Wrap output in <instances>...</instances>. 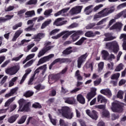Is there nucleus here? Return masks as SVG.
Returning a JSON list of instances; mask_svg holds the SVG:
<instances>
[{
	"label": "nucleus",
	"instance_id": "obj_35",
	"mask_svg": "<svg viewBox=\"0 0 126 126\" xmlns=\"http://www.w3.org/2000/svg\"><path fill=\"white\" fill-rule=\"evenodd\" d=\"M79 35L74 33L72 35H71V38L72 39V42H75L77 41L79 39Z\"/></svg>",
	"mask_w": 126,
	"mask_h": 126
},
{
	"label": "nucleus",
	"instance_id": "obj_6",
	"mask_svg": "<svg viewBox=\"0 0 126 126\" xmlns=\"http://www.w3.org/2000/svg\"><path fill=\"white\" fill-rule=\"evenodd\" d=\"M89 53L86 52L85 54L81 55L77 59V67L78 68H81V65L83 63H84L85 62H86V59L88 58Z\"/></svg>",
	"mask_w": 126,
	"mask_h": 126
},
{
	"label": "nucleus",
	"instance_id": "obj_53",
	"mask_svg": "<svg viewBox=\"0 0 126 126\" xmlns=\"http://www.w3.org/2000/svg\"><path fill=\"white\" fill-rule=\"evenodd\" d=\"M7 76H5L2 78L0 82V85H3V84L5 83L6 80L7 79Z\"/></svg>",
	"mask_w": 126,
	"mask_h": 126
},
{
	"label": "nucleus",
	"instance_id": "obj_63",
	"mask_svg": "<svg viewBox=\"0 0 126 126\" xmlns=\"http://www.w3.org/2000/svg\"><path fill=\"white\" fill-rule=\"evenodd\" d=\"M126 2L119 5L117 6V8H119V9L123 8V7H126Z\"/></svg>",
	"mask_w": 126,
	"mask_h": 126
},
{
	"label": "nucleus",
	"instance_id": "obj_52",
	"mask_svg": "<svg viewBox=\"0 0 126 126\" xmlns=\"http://www.w3.org/2000/svg\"><path fill=\"white\" fill-rule=\"evenodd\" d=\"M102 81V79L101 78L98 79L94 81V86H98L101 82Z\"/></svg>",
	"mask_w": 126,
	"mask_h": 126
},
{
	"label": "nucleus",
	"instance_id": "obj_17",
	"mask_svg": "<svg viewBox=\"0 0 126 126\" xmlns=\"http://www.w3.org/2000/svg\"><path fill=\"white\" fill-rule=\"evenodd\" d=\"M100 93L106 96H112V92L109 89H102L100 90Z\"/></svg>",
	"mask_w": 126,
	"mask_h": 126
},
{
	"label": "nucleus",
	"instance_id": "obj_18",
	"mask_svg": "<svg viewBox=\"0 0 126 126\" xmlns=\"http://www.w3.org/2000/svg\"><path fill=\"white\" fill-rule=\"evenodd\" d=\"M19 117V115L18 114H15L14 115H13L11 116L9 119H8V122L10 124H13L16 120H17V118Z\"/></svg>",
	"mask_w": 126,
	"mask_h": 126
},
{
	"label": "nucleus",
	"instance_id": "obj_42",
	"mask_svg": "<svg viewBox=\"0 0 126 126\" xmlns=\"http://www.w3.org/2000/svg\"><path fill=\"white\" fill-rule=\"evenodd\" d=\"M57 95V91L56 90H52L49 93L50 97H55Z\"/></svg>",
	"mask_w": 126,
	"mask_h": 126
},
{
	"label": "nucleus",
	"instance_id": "obj_40",
	"mask_svg": "<svg viewBox=\"0 0 126 126\" xmlns=\"http://www.w3.org/2000/svg\"><path fill=\"white\" fill-rule=\"evenodd\" d=\"M114 11L115 8L114 7V6H112L110 7V9L108 11L105 12H103V13H104L105 16H107L109 15V14H110V13H112V12H114Z\"/></svg>",
	"mask_w": 126,
	"mask_h": 126
},
{
	"label": "nucleus",
	"instance_id": "obj_19",
	"mask_svg": "<svg viewBox=\"0 0 126 126\" xmlns=\"http://www.w3.org/2000/svg\"><path fill=\"white\" fill-rule=\"evenodd\" d=\"M65 103L69 104V105H73V104H75V99L72 97L66 98L65 100Z\"/></svg>",
	"mask_w": 126,
	"mask_h": 126
},
{
	"label": "nucleus",
	"instance_id": "obj_21",
	"mask_svg": "<svg viewBox=\"0 0 126 126\" xmlns=\"http://www.w3.org/2000/svg\"><path fill=\"white\" fill-rule=\"evenodd\" d=\"M69 10V8H63L60 11H58L57 13L54 14V16L57 17V16H59V15H61L62 13H65V12H67Z\"/></svg>",
	"mask_w": 126,
	"mask_h": 126
},
{
	"label": "nucleus",
	"instance_id": "obj_50",
	"mask_svg": "<svg viewBox=\"0 0 126 126\" xmlns=\"http://www.w3.org/2000/svg\"><path fill=\"white\" fill-rule=\"evenodd\" d=\"M54 102H55V97H51L46 101V103L50 106L52 105Z\"/></svg>",
	"mask_w": 126,
	"mask_h": 126
},
{
	"label": "nucleus",
	"instance_id": "obj_31",
	"mask_svg": "<svg viewBox=\"0 0 126 126\" xmlns=\"http://www.w3.org/2000/svg\"><path fill=\"white\" fill-rule=\"evenodd\" d=\"M15 100V97H13L9 98L7 100V102L5 103L4 107H8Z\"/></svg>",
	"mask_w": 126,
	"mask_h": 126
},
{
	"label": "nucleus",
	"instance_id": "obj_5",
	"mask_svg": "<svg viewBox=\"0 0 126 126\" xmlns=\"http://www.w3.org/2000/svg\"><path fill=\"white\" fill-rule=\"evenodd\" d=\"M102 4H99V5L96 6L94 7V5H90L85 8L84 11L86 12V14H87V15H89V14H90V13H92L93 11H97L98 9H100V8H101V7H102ZM93 7H94V9Z\"/></svg>",
	"mask_w": 126,
	"mask_h": 126
},
{
	"label": "nucleus",
	"instance_id": "obj_44",
	"mask_svg": "<svg viewBox=\"0 0 126 126\" xmlns=\"http://www.w3.org/2000/svg\"><path fill=\"white\" fill-rule=\"evenodd\" d=\"M32 107L35 109H42V105L39 102H35L32 104Z\"/></svg>",
	"mask_w": 126,
	"mask_h": 126
},
{
	"label": "nucleus",
	"instance_id": "obj_13",
	"mask_svg": "<svg viewBox=\"0 0 126 126\" xmlns=\"http://www.w3.org/2000/svg\"><path fill=\"white\" fill-rule=\"evenodd\" d=\"M69 60L67 58H58L55 59L52 63L54 64L57 63H67L68 62Z\"/></svg>",
	"mask_w": 126,
	"mask_h": 126
},
{
	"label": "nucleus",
	"instance_id": "obj_54",
	"mask_svg": "<svg viewBox=\"0 0 126 126\" xmlns=\"http://www.w3.org/2000/svg\"><path fill=\"white\" fill-rule=\"evenodd\" d=\"M119 77H120V73H117L113 74L111 76V79H112V80L118 79Z\"/></svg>",
	"mask_w": 126,
	"mask_h": 126
},
{
	"label": "nucleus",
	"instance_id": "obj_38",
	"mask_svg": "<svg viewBox=\"0 0 126 126\" xmlns=\"http://www.w3.org/2000/svg\"><path fill=\"white\" fill-rule=\"evenodd\" d=\"M33 94H34V92L30 91H28L25 93V94H24V96H25V97H26V98H29V97H31L32 96H33Z\"/></svg>",
	"mask_w": 126,
	"mask_h": 126
},
{
	"label": "nucleus",
	"instance_id": "obj_33",
	"mask_svg": "<svg viewBox=\"0 0 126 126\" xmlns=\"http://www.w3.org/2000/svg\"><path fill=\"white\" fill-rule=\"evenodd\" d=\"M18 103L19 105V109H20V110L23 107V105H25V100L23 98H21L20 100H18Z\"/></svg>",
	"mask_w": 126,
	"mask_h": 126
},
{
	"label": "nucleus",
	"instance_id": "obj_29",
	"mask_svg": "<svg viewBox=\"0 0 126 126\" xmlns=\"http://www.w3.org/2000/svg\"><path fill=\"white\" fill-rule=\"evenodd\" d=\"M71 49H72V47H69L67 48L65 50L63 51V55H70V54H71L73 52L72 50H71Z\"/></svg>",
	"mask_w": 126,
	"mask_h": 126
},
{
	"label": "nucleus",
	"instance_id": "obj_15",
	"mask_svg": "<svg viewBox=\"0 0 126 126\" xmlns=\"http://www.w3.org/2000/svg\"><path fill=\"white\" fill-rule=\"evenodd\" d=\"M45 37V33H38L37 35H35L33 37V39H34V41L36 42H40L41 41V39L44 38Z\"/></svg>",
	"mask_w": 126,
	"mask_h": 126
},
{
	"label": "nucleus",
	"instance_id": "obj_22",
	"mask_svg": "<svg viewBox=\"0 0 126 126\" xmlns=\"http://www.w3.org/2000/svg\"><path fill=\"white\" fill-rule=\"evenodd\" d=\"M29 111V102L25 104L23 107L18 109V112H27Z\"/></svg>",
	"mask_w": 126,
	"mask_h": 126
},
{
	"label": "nucleus",
	"instance_id": "obj_26",
	"mask_svg": "<svg viewBox=\"0 0 126 126\" xmlns=\"http://www.w3.org/2000/svg\"><path fill=\"white\" fill-rule=\"evenodd\" d=\"M102 118H107L109 119L110 118V112L109 111L105 109L102 112Z\"/></svg>",
	"mask_w": 126,
	"mask_h": 126
},
{
	"label": "nucleus",
	"instance_id": "obj_14",
	"mask_svg": "<svg viewBox=\"0 0 126 126\" xmlns=\"http://www.w3.org/2000/svg\"><path fill=\"white\" fill-rule=\"evenodd\" d=\"M23 32V31L22 30H18L14 34L13 38L12 39V42H15L16 41L17 38L22 34Z\"/></svg>",
	"mask_w": 126,
	"mask_h": 126
},
{
	"label": "nucleus",
	"instance_id": "obj_59",
	"mask_svg": "<svg viewBox=\"0 0 126 126\" xmlns=\"http://www.w3.org/2000/svg\"><path fill=\"white\" fill-rule=\"evenodd\" d=\"M37 3V0H30L27 2V4H29V5L31 4H36Z\"/></svg>",
	"mask_w": 126,
	"mask_h": 126
},
{
	"label": "nucleus",
	"instance_id": "obj_47",
	"mask_svg": "<svg viewBox=\"0 0 126 126\" xmlns=\"http://www.w3.org/2000/svg\"><path fill=\"white\" fill-rule=\"evenodd\" d=\"M44 66H40L39 67H38L34 72V73L33 74V75H34V76H35L36 74H37V73H39V72H40V70H41V69H42V68H43Z\"/></svg>",
	"mask_w": 126,
	"mask_h": 126
},
{
	"label": "nucleus",
	"instance_id": "obj_61",
	"mask_svg": "<svg viewBox=\"0 0 126 126\" xmlns=\"http://www.w3.org/2000/svg\"><path fill=\"white\" fill-rule=\"evenodd\" d=\"M52 12H53V9H50L46 10L44 12V15H50L51 13H52Z\"/></svg>",
	"mask_w": 126,
	"mask_h": 126
},
{
	"label": "nucleus",
	"instance_id": "obj_56",
	"mask_svg": "<svg viewBox=\"0 0 126 126\" xmlns=\"http://www.w3.org/2000/svg\"><path fill=\"white\" fill-rule=\"evenodd\" d=\"M108 19V18H105L101 20H100L99 22H98L97 24L96 25L99 26V25H102L104 23V22H106L107 21V20Z\"/></svg>",
	"mask_w": 126,
	"mask_h": 126
},
{
	"label": "nucleus",
	"instance_id": "obj_34",
	"mask_svg": "<svg viewBox=\"0 0 126 126\" xmlns=\"http://www.w3.org/2000/svg\"><path fill=\"white\" fill-rule=\"evenodd\" d=\"M101 54L103 60H107V58L109 57V52L106 50H102Z\"/></svg>",
	"mask_w": 126,
	"mask_h": 126
},
{
	"label": "nucleus",
	"instance_id": "obj_11",
	"mask_svg": "<svg viewBox=\"0 0 126 126\" xmlns=\"http://www.w3.org/2000/svg\"><path fill=\"white\" fill-rule=\"evenodd\" d=\"M123 27V24L120 22H117L110 28V30H116L117 31H121Z\"/></svg>",
	"mask_w": 126,
	"mask_h": 126
},
{
	"label": "nucleus",
	"instance_id": "obj_55",
	"mask_svg": "<svg viewBox=\"0 0 126 126\" xmlns=\"http://www.w3.org/2000/svg\"><path fill=\"white\" fill-rule=\"evenodd\" d=\"M96 26V23H94L92 24H90L87 26L86 27V29H92L93 27Z\"/></svg>",
	"mask_w": 126,
	"mask_h": 126
},
{
	"label": "nucleus",
	"instance_id": "obj_39",
	"mask_svg": "<svg viewBox=\"0 0 126 126\" xmlns=\"http://www.w3.org/2000/svg\"><path fill=\"white\" fill-rule=\"evenodd\" d=\"M66 33L64 34V35L63 36V39L64 40H65V39L68 38V36H70L72 33H73V32L70 31V32H67V31H65Z\"/></svg>",
	"mask_w": 126,
	"mask_h": 126
},
{
	"label": "nucleus",
	"instance_id": "obj_37",
	"mask_svg": "<svg viewBox=\"0 0 126 126\" xmlns=\"http://www.w3.org/2000/svg\"><path fill=\"white\" fill-rule=\"evenodd\" d=\"M25 15H27L28 17H32L35 15V11L34 10L28 11L25 13Z\"/></svg>",
	"mask_w": 126,
	"mask_h": 126
},
{
	"label": "nucleus",
	"instance_id": "obj_32",
	"mask_svg": "<svg viewBox=\"0 0 126 126\" xmlns=\"http://www.w3.org/2000/svg\"><path fill=\"white\" fill-rule=\"evenodd\" d=\"M60 21H62V18H59L56 19V20L54 22V24L56 26H62L64 24L63 22H60Z\"/></svg>",
	"mask_w": 126,
	"mask_h": 126
},
{
	"label": "nucleus",
	"instance_id": "obj_30",
	"mask_svg": "<svg viewBox=\"0 0 126 126\" xmlns=\"http://www.w3.org/2000/svg\"><path fill=\"white\" fill-rule=\"evenodd\" d=\"M5 17H6V18H4L3 17H0L1 22H5L6 21H7V20H9V19H11L13 17V16L7 15L5 16Z\"/></svg>",
	"mask_w": 126,
	"mask_h": 126
},
{
	"label": "nucleus",
	"instance_id": "obj_62",
	"mask_svg": "<svg viewBox=\"0 0 126 126\" xmlns=\"http://www.w3.org/2000/svg\"><path fill=\"white\" fill-rule=\"evenodd\" d=\"M18 90V88L16 87L14 89H12L10 90V93L13 95Z\"/></svg>",
	"mask_w": 126,
	"mask_h": 126
},
{
	"label": "nucleus",
	"instance_id": "obj_3",
	"mask_svg": "<svg viewBox=\"0 0 126 126\" xmlns=\"http://www.w3.org/2000/svg\"><path fill=\"white\" fill-rule=\"evenodd\" d=\"M112 110L114 113H122L124 111V105L120 102H113Z\"/></svg>",
	"mask_w": 126,
	"mask_h": 126
},
{
	"label": "nucleus",
	"instance_id": "obj_49",
	"mask_svg": "<svg viewBox=\"0 0 126 126\" xmlns=\"http://www.w3.org/2000/svg\"><path fill=\"white\" fill-rule=\"evenodd\" d=\"M21 26H22V23L20 22L13 26L12 27V29L13 30H16L17 28H19V27H21Z\"/></svg>",
	"mask_w": 126,
	"mask_h": 126
},
{
	"label": "nucleus",
	"instance_id": "obj_2",
	"mask_svg": "<svg viewBox=\"0 0 126 126\" xmlns=\"http://www.w3.org/2000/svg\"><path fill=\"white\" fill-rule=\"evenodd\" d=\"M106 47L108 49L109 51H112L114 54H117L118 52L120 51V46L117 41L107 43L106 44Z\"/></svg>",
	"mask_w": 126,
	"mask_h": 126
},
{
	"label": "nucleus",
	"instance_id": "obj_41",
	"mask_svg": "<svg viewBox=\"0 0 126 126\" xmlns=\"http://www.w3.org/2000/svg\"><path fill=\"white\" fill-rule=\"evenodd\" d=\"M33 46H35L34 43H32L31 44L28 45L27 48H26L24 49V52H29V51H30V50H31V49H32V48H33Z\"/></svg>",
	"mask_w": 126,
	"mask_h": 126
},
{
	"label": "nucleus",
	"instance_id": "obj_45",
	"mask_svg": "<svg viewBox=\"0 0 126 126\" xmlns=\"http://www.w3.org/2000/svg\"><path fill=\"white\" fill-rule=\"evenodd\" d=\"M117 97V98H119V99H123L124 98V92L122 91H118Z\"/></svg>",
	"mask_w": 126,
	"mask_h": 126
},
{
	"label": "nucleus",
	"instance_id": "obj_9",
	"mask_svg": "<svg viewBox=\"0 0 126 126\" xmlns=\"http://www.w3.org/2000/svg\"><path fill=\"white\" fill-rule=\"evenodd\" d=\"M54 48V46H48L47 47H44L41 51H39L38 54V58H41L42 56H44V54H46L48 51H50L51 49Z\"/></svg>",
	"mask_w": 126,
	"mask_h": 126
},
{
	"label": "nucleus",
	"instance_id": "obj_8",
	"mask_svg": "<svg viewBox=\"0 0 126 126\" xmlns=\"http://www.w3.org/2000/svg\"><path fill=\"white\" fill-rule=\"evenodd\" d=\"M83 8V6H76L70 10L69 12L71 15H74V14H78V13H80L81 10Z\"/></svg>",
	"mask_w": 126,
	"mask_h": 126
},
{
	"label": "nucleus",
	"instance_id": "obj_36",
	"mask_svg": "<svg viewBox=\"0 0 126 126\" xmlns=\"http://www.w3.org/2000/svg\"><path fill=\"white\" fill-rule=\"evenodd\" d=\"M103 68H104V62H101L98 64V72H101L103 70Z\"/></svg>",
	"mask_w": 126,
	"mask_h": 126
},
{
	"label": "nucleus",
	"instance_id": "obj_43",
	"mask_svg": "<svg viewBox=\"0 0 126 126\" xmlns=\"http://www.w3.org/2000/svg\"><path fill=\"white\" fill-rule=\"evenodd\" d=\"M95 108L97 109H99V110H102V111H104L106 110V105L101 104L98 105H95Z\"/></svg>",
	"mask_w": 126,
	"mask_h": 126
},
{
	"label": "nucleus",
	"instance_id": "obj_16",
	"mask_svg": "<svg viewBox=\"0 0 126 126\" xmlns=\"http://www.w3.org/2000/svg\"><path fill=\"white\" fill-rule=\"evenodd\" d=\"M77 100L80 104H82V105L85 104V98L81 94H79L77 96Z\"/></svg>",
	"mask_w": 126,
	"mask_h": 126
},
{
	"label": "nucleus",
	"instance_id": "obj_20",
	"mask_svg": "<svg viewBox=\"0 0 126 126\" xmlns=\"http://www.w3.org/2000/svg\"><path fill=\"white\" fill-rule=\"evenodd\" d=\"M97 102H100L101 103H104L106 104L107 103V99L103 95L99 94L97 96Z\"/></svg>",
	"mask_w": 126,
	"mask_h": 126
},
{
	"label": "nucleus",
	"instance_id": "obj_27",
	"mask_svg": "<svg viewBox=\"0 0 126 126\" xmlns=\"http://www.w3.org/2000/svg\"><path fill=\"white\" fill-rule=\"evenodd\" d=\"M85 36L88 38H93V37H95V34L92 31H89L85 33Z\"/></svg>",
	"mask_w": 126,
	"mask_h": 126
},
{
	"label": "nucleus",
	"instance_id": "obj_1",
	"mask_svg": "<svg viewBox=\"0 0 126 126\" xmlns=\"http://www.w3.org/2000/svg\"><path fill=\"white\" fill-rule=\"evenodd\" d=\"M59 112L62 117L69 120H71L73 118V112L68 106H63L62 109L58 110Z\"/></svg>",
	"mask_w": 126,
	"mask_h": 126
},
{
	"label": "nucleus",
	"instance_id": "obj_10",
	"mask_svg": "<svg viewBox=\"0 0 126 126\" xmlns=\"http://www.w3.org/2000/svg\"><path fill=\"white\" fill-rule=\"evenodd\" d=\"M96 91H97V89L94 88H93L91 91L88 93L87 94L86 98L88 99V101H90L92 98H94V97H95L96 95Z\"/></svg>",
	"mask_w": 126,
	"mask_h": 126
},
{
	"label": "nucleus",
	"instance_id": "obj_23",
	"mask_svg": "<svg viewBox=\"0 0 126 126\" xmlns=\"http://www.w3.org/2000/svg\"><path fill=\"white\" fill-rule=\"evenodd\" d=\"M90 118L93 119V120H97L98 119V112L95 110H92Z\"/></svg>",
	"mask_w": 126,
	"mask_h": 126
},
{
	"label": "nucleus",
	"instance_id": "obj_7",
	"mask_svg": "<svg viewBox=\"0 0 126 126\" xmlns=\"http://www.w3.org/2000/svg\"><path fill=\"white\" fill-rule=\"evenodd\" d=\"M55 57V55L54 54H50L47 56H45L43 58H41L38 62L37 64H36L37 66H39L40 64H42L44 63H46V62H49L50 59L54 58Z\"/></svg>",
	"mask_w": 126,
	"mask_h": 126
},
{
	"label": "nucleus",
	"instance_id": "obj_48",
	"mask_svg": "<svg viewBox=\"0 0 126 126\" xmlns=\"http://www.w3.org/2000/svg\"><path fill=\"white\" fill-rule=\"evenodd\" d=\"M124 66L123 65V63L119 64L115 69V71H121L122 69H123V67Z\"/></svg>",
	"mask_w": 126,
	"mask_h": 126
},
{
	"label": "nucleus",
	"instance_id": "obj_60",
	"mask_svg": "<svg viewBox=\"0 0 126 126\" xmlns=\"http://www.w3.org/2000/svg\"><path fill=\"white\" fill-rule=\"evenodd\" d=\"M116 38L115 37H105L103 41L104 42H108V41H112V40H114Z\"/></svg>",
	"mask_w": 126,
	"mask_h": 126
},
{
	"label": "nucleus",
	"instance_id": "obj_51",
	"mask_svg": "<svg viewBox=\"0 0 126 126\" xmlns=\"http://www.w3.org/2000/svg\"><path fill=\"white\" fill-rule=\"evenodd\" d=\"M33 63H34V60H32L30 61L29 62L27 63L26 64L24 65V67H28V66H31V65L33 64Z\"/></svg>",
	"mask_w": 126,
	"mask_h": 126
},
{
	"label": "nucleus",
	"instance_id": "obj_4",
	"mask_svg": "<svg viewBox=\"0 0 126 126\" xmlns=\"http://www.w3.org/2000/svg\"><path fill=\"white\" fill-rule=\"evenodd\" d=\"M20 69V66L19 65H15L10 68H7L5 69V72L9 75H14L18 72V70Z\"/></svg>",
	"mask_w": 126,
	"mask_h": 126
},
{
	"label": "nucleus",
	"instance_id": "obj_24",
	"mask_svg": "<svg viewBox=\"0 0 126 126\" xmlns=\"http://www.w3.org/2000/svg\"><path fill=\"white\" fill-rule=\"evenodd\" d=\"M26 119H27V116L23 115L21 117V118L18 121L17 123L19 125H22V124H24L25 121H26Z\"/></svg>",
	"mask_w": 126,
	"mask_h": 126
},
{
	"label": "nucleus",
	"instance_id": "obj_25",
	"mask_svg": "<svg viewBox=\"0 0 126 126\" xmlns=\"http://www.w3.org/2000/svg\"><path fill=\"white\" fill-rule=\"evenodd\" d=\"M52 23V20L49 19L47 20V21H45L41 25V29H44V28H46L48 25H49V24H51Z\"/></svg>",
	"mask_w": 126,
	"mask_h": 126
},
{
	"label": "nucleus",
	"instance_id": "obj_28",
	"mask_svg": "<svg viewBox=\"0 0 126 126\" xmlns=\"http://www.w3.org/2000/svg\"><path fill=\"white\" fill-rule=\"evenodd\" d=\"M86 40H87V38L84 37H82L80 39H79L77 42H76L75 43V45H76V46H81V45H82V44L83 43V42L85 41H86Z\"/></svg>",
	"mask_w": 126,
	"mask_h": 126
},
{
	"label": "nucleus",
	"instance_id": "obj_57",
	"mask_svg": "<svg viewBox=\"0 0 126 126\" xmlns=\"http://www.w3.org/2000/svg\"><path fill=\"white\" fill-rule=\"evenodd\" d=\"M14 9V6L10 5L7 7V8L5 9V11L7 12L8 11H11V10H13Z\"/></svg>",
	"mask_w": 126,
	"mask_h": 126
},
{
	"label": "nucleus",
	"instance_id": "obj_64",
	"mask_svg": "<svg viewBox=\"0 0 126 126\" xmlns=\"http://www.w3.org/2000/svg\"><path fill=\"white\" fill-rule=\"evenodd\" d=\"M119 38L120 40L122 39H123L124 41H126V34L125 33L121 34Z\"/></svg>",
	"mask_w": 126,
	"mask_h": 126
},
{
	"label": "nucleus",
	"instance_id": "obj_58",
	"mask_svg": "<svg viewBox=\"0 0 126 126\" xmlns=\"http://www.w3.org/2000/svg\"><path fill=\"white\" fill-rule=\"evenodd\" d=\"M23 56H24L23 54H21L18 57L13 58L12 59V61H15V62H18V61H19V60H20L21 59V58H22V57H23Z\"/></svg>",
	"mask_w": 126,
	"mask_h": 126
},
{
	"label": "nucleus",
	"instance_id": "obj_46",
	"mask_svg": "<svg viewBox=\"0 0 126 126\" xmlns=\"http://www.w3.org/2000/svg\"><path fill=\"white\" fill-rule=\"evenodd\" d=\"M65 33H66V32H62L60 33L57 34L56 36L52 37V38L53 39H58V38H60V37H62L63 35H64Z\"/></svg>",
	"mask_w": 126,
	"mask_h": 126
},
{
	"label": "nucleus",
	"instance_id": "obj_12",
	"mask_svg": "<svg viewBox=\"0 0 126 126\" xmlns=\"http://www.w3.org/2000/svg\"><path fill=\"white\" fill-rule=\"evenodd\" d=\"M107 10V8H104L98 13L97 15H95L94 16V20L96 21L98 18H102V17H105V14L104 12Z\"/></svg>",
	"mask_w": 126,
	"mask_h": 126
}]
</instances>
